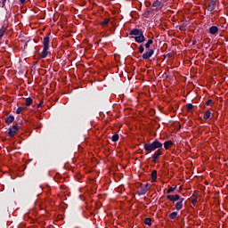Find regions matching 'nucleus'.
I'll return each mask as SVG.
<instances>
[{
	"instance_id": "1",
	"label": "nucleus",
	"mask_w": 228,
	"mask_h": 228,
	"mask_svg": "<svg viewBox=\"0 0 228 228\" xmlns=\"http://www.w3.org/2000/svg\"><path fill=\"white\" fill-rule=\"evenodd\" d=\"M163 147V143L159 142L158 139L153 141L152 142H144L143 149L146 152H154V151L160 150Z\"/></svg>"
},
{
	"instance_id": "2",
	"label": "nucleus",
	"mask_w": 228,
	"mask_h": 228,
	"mask_svg": "<svg viewBox=\"0 0 228 228\" xmlns=\"http://www.w3.org/2000/svg\"><path fill=\"white\" fill-rule=\"evenodd\" d=\"M129 35L131 37H134L135 42L137 44H143L145 42V36L143 35V30L140 28H133L130 32Z\"/></svg>"
},
{
	"instance_id": "3",
	"label": "nucleus",
	"mask_w": 228,
	"mask_h": 228,
	"mask_svg": "<svg viewBox=\"0 0 228 228\" xmlns=\"http://www.w3.org/2000/svg\"><path fill=\"white\" fill-rule=\"evenodd\" d=\"M19 129H20V126L13 125L8 130V136H10V138H12V136H15V134L17 133V131H19Z\"/></svg>"
},
{
	"instance_id": "4",
	"label": "nucleus",
	"mask_w": 228,
	"mask_h": 228,
	"mask_svg": "<svg viewBox=\"0 0 228 228\" xmlns=\"http://www.w3.org/2000/svg\"><path fill=\"white\" fill-rule=\"evenodd\" d=\"M163 155V151L157 150L152 155L153 163H158V159H159V156Z\"/></svg>"
},
{
	"instance_id": "5",
	"label": "nucleus",
	"mask_w": 228,
	"mask_h": 228,
	"mask_svg": "<svg viewBox=\"0 0 228 228\" xmlns=\"http://www.w3.org/2000/svg\"><path fill=\"white\" fill-rule=\"evenodd\" d=\"M167 200H170L171 202H177V200H179V201L181 200V196H179V194L167 195Z\"/></svg>"
},
{
	"instance_id": "6",
	"label": "nucleus",
	"mask_w": 228,
	"mask_h": 228,
	"mask_svg": "<svg viewBox=\"0 0 228 228\" xmlns=\"http://www.w3.org/2000/svg\"><path fill=\"white\" fill-rule=\"evenodd\" d=\"M152 54H154V50L150 49L142 54V60H150V58H152Z\"/></svg>"
},
{
	"instance_id": "7",
	"label": "nucleus",
	"mask_w": 228,
	"mask_h": 228,
	"mask_svg": "<svg viewBox=\"0 0 228 228\" xmlns=\"http://www.w3.org/2000/svg\"><path fill=\"white\" fill-rule=\"evenodd\" d=\"M216 8V0H210V3L208 4L207 10L208 12H213Z\"/></svg>"
},
{
	"instance_id": "8",
	"label": "nucleus",
	"mask_w": 228,
	"mask_h": 228,
	"mask_svg": "<svg viewBox=\"0 0 228 228\" xmlns=\"http://www.w3.org/2000/svg\"><path fill=\"white\" fill-rule=\"evenodd\" d=\"M49 35H51V33H48V35L44 37L43 47L49 48V44L51 42V37H49Z\"/></svg>"
},
{
	"instance_id": "9",
	"label": "nucleus",
	"mask_w": 228,
	"mask_h": 228,
	"mask_svg": "<svg viewBox=\"0 0 228 228\" xmlns=\"http://www.w3.org/2000/svg\"><path fill=\"white\" fill-rule=\"evenodd\" d=\"M147 191H149V188H147V185H141L140 190L138 191V195L142 196V195H145V193H147Z\"/></svg>"
},
{
	"instance_id": "10",
	"label": "nucleus",
	"mask_w": 228,
	"mask_h": 228,
	"mask_svg": "<svg viewBox=\"0 0 228 228\" xmlns=\"http://www.w3.org/2000/svg\"><path fill=\"white\" fill-rule=\"evenodd\" d=\"M183 202H184V199L181 198V200L175 203V208L176 211H181V209H183Z\"/></svg>"
},
{
	"instance_id": "11",
	"label": "nucleus",
	"mask_w": 228,
	"mask_h": 228,
	"mask_svg": "<svg viewBox=\"0 0 228 228\" xmlns=\"http://www.w3.org/2000/svg\"><path fill=\"white\" fill-rule=\"evenodd\" d=\"M208 33H210V35H216V33H218V27L216 26L210 27L208 29Z\"/></svg>"
},
{
	"instance_id": "12",
	"label": "nucleus",
	"mask_w": 228,
	"mask_h": 228,
	"mask_svg": "<svg viewBox=\"0 0 228 228\" xmlns=\"http://www.w3.org/2000/svg\"><path fill=\"white\" fill-rule=\"evenodd\" d=\"M47 54H49V48L43 47V52L40 54V58H47Z\"/></svg>"
},
{
	"instance_id": "13",
	"label": "nucleus",
	"mask_w": 228,
	"mask_h": 228,
	"mask_svg": "<svg viewBox=\"0 0 228 228\" xmlns=\"http://www.w3.org/2000/svg\"><path fill=\"white\" fill-rule=\"evenodd\" d=\"M13 120H15V117H13V115H10L5 118V124L7 126H10V124H12V122H13Z\"/></svg>"
},
{
	"instance_id": "14",
	"label": "nucleus",
	"mask_w": 228,
	"mask_h": 228,
	"mask_svg": "<svg viewBox=\"0 0 228 228\" xmlns=\"http://www.w3.org/2000/svg\"><path fill=\"white\" fill-rule=\"evenodd\" d=\"M174 145V142L172 141H166L164 142V149H166V151H168V149H170V147H172Z\"/></svg>"
},
{
	"instance_id": "15",
	"label": "nucleus",
	"mask_w": 228,
	"mask_h": 228,
	"mask_svg": "<svg viewBox=\"0 0 228 228\" xmlns=\"http://www.w3.org/2000/svg\"><path fill=\"white\" fill-rule=\"evenodd\" d=\"M158 179V171L156 170H153L151 172V180H152V183H156V180Z\"/></svg>"
},
{
	"instance_id": "16",
	"label": "nucleus",
	"mask_w": 228,
	"mask_h": 228,
	"mask_svg": "<svg viewBox=\"0 0 228 228\" xmlns=\"http://www.w3.org/2000/svg\"><path fill=\"white\" fill-rule=\"evenodd\" d=\"M203 118L205 120H208V118H211V111L209 110H208L203 116Z\"/></svg>"
},
{
	"instance_id": "17",
	"label": "nucleus",
	"mask_w": 228,
	"mask_h": 228,
	"mask_svg": "<svg viewBox=\"0 0 228 228\" xmlns=\"http://www.w3.org/2000/svg\"><path fill=\"white\" fill-rule=\"evenodd\" d=\"M152 44H154V41L152 39H149L144 45V47L146 49H151V45H152Z\"/></svg>"
},
{
	"instance_id": "18",
	"label": "nucleus",
	"mask_w": 228,
	"mask_h": 228,
	"mask_svg": "<svg viewBox=\"0 0 228 228\" xmlns=\"http://www.w3.org/2000/svg\"><path fill=\"white\" fill-rule=\"evenodd\" d=\"M177 215H179L177 211L172 212L169 214V218H171V220H175V218H177Z\"/></svg>"
},
{
	"instance_id": "19",
	"label": "nucleus",
	"mask_w": 228,
	"mask_h": 228,
	"mask_svg": "<svg viewBox=\"0 0 228 228\" xmlns=\"http://www.w3.org/2000/svg\"><path fill=\"white\" fill-rule=\"evenodd\" d=\"M6 32V27L3 26L1 28H0V40L1 38H3V37H4V33Z\"/></svg>"
},
{
	"instance_id": "20",
	"label": "nucleus",
	"mask_w": 228,
	"mask_h": 228,
	"mask_svg": "<svg viewBox=\"0 0 228 228\" xmlns=\"http://www.w3.org/2000/svg\"><path fill=\"white\" fill-rule=\"evenodd\" d=\"M31 104H33V99L31 97L27 98L25 101V105L31 106Z\"/></svg>"
},
{
	"instance_id": "21",
	"label": "nucleus",
	"mask_w": 228,
	"mask_h": 228,
	"mask_svg": "<svg viewBox=\"0 0 228 228\" xmlns=\"http://www.w3.org/2000/svg\"><path fill=\"white\" fill-rule=\"evenodd\" d=\"M144 224L145 225H149V226L152 225V219H151V217L145 218Z\"/></svg>"
},
{
	"instance_id": "22",
	"label": "nucleus",
	"mask_w": 228,
	"mask_h": 228,
	"mask_svg": "<svg viewBox=\"0 0 228 228\" xmlns=\"http://www.w3.org/2000/svg\"><path fill=\"white\" fill-rule=\"evenodd\" d=\"M118 138H120V136L118 135V134H114L111 137L112 142H118Z\"/></svg>"
},
{
	"instance_id": "23",
	"label": "nucleus",
	"mask_w": 228,
	"mask_h": 228,
	"mask_svg": "<svg viewBox=\"0 0 228 228\" xmlns=\"http://www.w3.org/2000/svg\"><path fill=\"white\" fill-rule=\"evenodd\" d=\"M175 190H177V185L175 187H169L167 193H173V191H175Z\"/></svg>"
},
{
	"instance_id": "24",
	"label": "nucleus",
	"mask_w": 228,
	"mask_h": 228,
	"mask_svg": "<svg viewBox=\"0 0 228 228\" xmlns=\"http://www.w3.org/2000/svg\"><path fill=\"white\" fill-rule=\"evenodd\" d=\"M152 6L153 8H157V6H161V2H159V0L154 1Z\"/></svg>"
},
{
	"instance_id": "25",
	"label": "nucleus",
	"mask_w": 228,
	"mask_h": 228,
	"mask_svg": "<svg viewBox=\"0 0 228 228\" xmlns=\"http://www.w3.org/2000/svg\"><path fill=\"white\" fill-rule=\"evenodd\" d=\"M110 24V19H105L103 21L101 22L102 26H108Z\"/></svg>"
},
{
	"instance_id": "26",
	"label": "nucleus",
	"mask_w": 228,
	"mask_h": 228,
	"mask_svg": "<svg viewBox=\"0 0 228 228\" xmlns=\"http://www.w3.org/2000/svg\"><path fill=\"white\" fill-rule=\"evenodd\" d=\"M193 110V104L188 103L187 104V111L190 113Z\"/></svg>"
},
{
	"instance_id": "27",
	"label": "nucleus",
	"mask_w": 228,
	"mask_h": 228,
	"mask_svg": "<svg viewBox=\"0 0 228 228\" xmlns=\"http://www.w3.org/2000/svg\"><path fill=\"white\" fill-rule=\"evenodd\" d=\"M138 49H139L140 54H143V51H145V48L143 47V45H141Z\"/></svg>"
},
{
	"instance_id": "28",
	"label": "nucleus",
	"mask_w": 228,
	"mask_h": 228,
	"mask_svg": "<svg viewBox=\"0 0 228 228\" xmlns=\"http://www.w3.org/2000/svg\"><path fill=\"white\" fill-rule=\"evenodd\" d=\"M22 110H24V108L19 107V108L16 110L17 115H20V113H22Z\"/></svg>"
},
{
	"instance_id": "29",
	"label": "nucleus",
	"mask_w": 228,
	"mask_h": 228,
	"mask_svg": "<svg viewBox=\"0 0 228 228\" xmlns=\"http://www.w3.org/2000/svg\"><path fill=\"white\" fill-rule=\"evenodd\" d=\"M207 106H213V100L209 99L206 102Z\"/></svg>"
},
{
	"instance_id": "30",
	"label": "nucleus",
	"mask_w": 228,
	"mask_h": 228,
	"mask_svg": "<svg viewBox=\"0 0 228 228\" xmlns=\"http://www.w3.org/2000/svg\"><path fill=\"white\" fill-rule=\"evenodd\" d=\"M0 3H2V7L4 8L6 0H0Z\"/></svg>"
},
{
	"instance_id": "31",
	"label": "nucleus",
	"mask_w": 228,
	"mask_h": 228,
	"mask_svg": "<svg viewBox=\"0 0 228 228\" xmlns=\"http://www.w3.org/2000/svg\"><path fill=\"white\" fill-rule=\"evenodd\" d=\"M144 186H147L148 190H151V184L146 183V184H144Z\"/></svg>"
},
{
	"instance_id": "32",
	"label": "nucleus",
	"mask_w": 228,
	"mask_h": 228,
	"mask_svg": "<svg viewBox=\"0 0 228 228\" xmlns=\"http://www.w3.org/2000/svg\"><path fill=\"white\" fill-rule=\"evenodd\" d=\"M20 4H24L26 3V0H20Z\"/></svg>"
},
{
	"instance_id": "33",
	"label": "nucleus",
	"mask_w": 228,
	"mask_h": 228,
	"mask_svg": "<svg viewBox=\"0 0 228 228\" xmlns=\"http://www.w3.org/2000/svg\"><path fill=\"white\" fill-rule=\"evenodd\" d=\"M192 204H193V206H195V204H197V200H192Z\"/></svg>"
},
{
	"instance_id": "34",
	"label": "nucleus",
	"mask_w": 228,
	"mask_h": 228,
	"mask_svg": "<svg viewBox=\"0 0 228 228\" xmlns=\"http://www.w3.org/2000/svg\"><path fill=\"white\" fill-rule=\"evenodd\" d=\"M42 102L37 105V108H42Z\"/></svg>"
},
{
	"instance_id": "35",
	"label": "nucleus",
	"mask_w": 228,
	"mask_h": 228,
	"mask_svg": "<svg viewBox=\"0 0 228 228\" xmlns=\"http://www.w3.org/2000/svg\"><path fill=\"white\" fill-rule=\"evenodd\" d=\"M195 44H197V41L196 40L192 41V45H195Z\"/></svg>"
},
{
	"instance_id": "36",
	"label": "nucleus",
	"mask_w": 228,
	"mask_h": 228,
	"mask_svg": "<svg viewBox=\"0 0 228 228\" xmlns=\"http://www.w3.org/2000/svg\"><path fill=\"white\" fill-rule=\"evenodd\" d=\"M167 57H168V58H172V53H168V54H167Z\"/></svg>"
},
{
	"instance_id": "37",
	"label": "nucleus",
	"mask_w": 228,
	"mask_h": 228,
	"mask_svg": "<svg viewBox=\"0 0 228 228\" xmlns=\"http://www.w3.org/2000/svg\"><path fill=\"white\" fill-rule=\"evenodd\" d=\"M26 47H28V43H26V45H25V49H26Z\"/></svg>"
},
{
	"instance_id": "38",
	"label": "nucleus",
	"mask_w": 228,
	"mask_h": 228,
	"mask_svg": "<svg viewBox=\"0 0 228 228\" xmlns=\"http://www.w3.org/2000/svg\"><path fill=\"white\" fill-rule=\"evenodd\" d=\"M167 79H168V75L166 76Z\"/></svg>"
}]
</instances>
